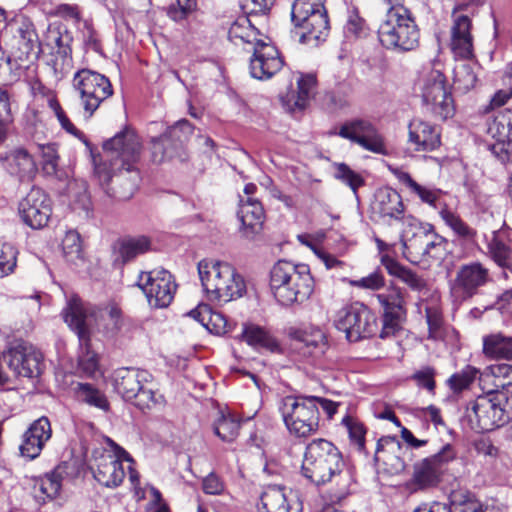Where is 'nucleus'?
<instances>
[{
	"label": "nucleus",
	"instance_id": "nucleus-1",
	"mask_svg": "<svg viewBox=\"0 0 512 512\" xmlns=\"http://www.w3.org/2000/svg\"><path fill=\"white\" fill-rule=\"evenodd\" d=\"M302 473L315 485L331 482L336 487V497H344L352 484V475L345 468L338 448L326 439H314L305 450Z\"/></svg>",
	"mask_w": 512,
	"mask_h": 512
},
{
	"label": "nucleus",
	"instance_id": "nucleus-2",
	"mask_svg": "<svg viewBox=\"0 0 512 512\" xmlns=\"http://www.w3.org/2000/svg\"><path fill=\"white\" fill-rule=\"evenodd\" d=\"M270 289L283 306L301 304L312 295L314 279L308 265L279 260L270 271Z\"/></svg>",
	"mask_w": 512,
	"mask_h": 512
},
{
	"label": "nucleus",
	"instance_id": "nucleus-3",
	"mask_svg": "<svg viewBox=\"0 0 512 512\" xmlns=\"http://www.w3.org/2000/svg\"><path fill=\"white\" fill-rule=\"evenodd\" d=\"M198 274L211 302L228 303L246 291L244 278L227 262L203 259L198 263Z\"/></svg>",
	"mask_w": 512,
	"mask_h": 512
},
{
	"label": "nucleus",
	"instance_id": "nucleus-4",
	"mask_svg": "<svg viewBox=\"0 0 512 512\" xmlns=\"http://www.w3.org/2000/svg\"><path fill=\"white\" fill-rule=\"evenodd\" d=\"M141 151L139 136L133 129L125 128L103 144V161L95 163V177L106 181L110 178V169L132 167L140 159Z\"/></svg>",
	"mask_w": 512,
	"mask_h": 512
},
{
	"label": "nucleus",
	"instance_id": "nucleus-5",
	"mask_svg": "<svg viewBox=\"0 0 512 512\" xmlns=\"http://www.w3.org/2000/svg\"><path fill=\"white\" fill-rule=\"evenodd\" d=\"M381 45L395 52H409L419 46L420 31L410 10L385 14L378 27Z\"/></svg>",
	"mask_w": 512,
	"mask_h": 512
},
{
	"label": "nucleus",
	"instance_id": "nucleus-6",
	"mask_svg": "<svg viewBox=\"0 0 512 512\" xmlns=\"http://www.w3.org/2000/svg\"><path fill=\"white\" fill-rule=\"evenodd\" d=\"M279 410L289 433L298 438H307L319 428V410L316 396H286Z\"/></svg>",
	"mask_w": 512,
	"mask_h": 512
},
{
	"label": "nucleus",
	"instance_id": "nucleus-7",
	"mask_svg": "<svg viewBox=\"0 0 512 512\" xmlns=\"http://www.w3.org/2000/svg\"><path fill=\"white\" fill-rule=\"evenodd\" d=\"M64 321L76 332L80 353L78 356V370L83 376L95 377L99 371L98 355L90 348L88 325H86V311L77 296H72L63 310Z\"/></svg>",
	"mask_w": 512,
	"mask_h": 512
},
{
	"label": "nucleus",
	"instance_id": "nucleus-8",
	"mask_svg": "<svg viewBox=\"0 0 512 512\" xmlns=\"http://www.w3.org/2000/svg\"><path fill=\"white\" fill-rule=\"evenodd\" d=\"M421 96L435 118L446 120L453 116L454 101L446 85V78L440 70L430 69L423 74Z\"/></svg>",
	"mask_w": 512,
	"mask_h": 512
},
{
	"label": "nucleus",
	"instance_id": "nucleus-9",
	"mask_svg": "<svg viewBox=\"0 0 512 512\" xmlns=\"http://www.w3.org/2000/svg\"><path fill=\"white\" fill-rule=\"evenodd\" d=\"M335 325L349 342H357L376 333L377 318L366 305L356 302L339 311Z\"/></svg>",
	"mask_w": 512,
	"mask_h": 512
},
{
	"label": "nucleus",
	"instance_id": "nucleus-10",
	"mask_svg": "<svg viewBox=\"0 0 512 512\" xmlns=\"http://www.w3.org/2000/svg\"><path fill=\"white\" fill-rule=\"evenodd\" d=\"M73 86L80 95L88 117H91L100 104L113 94L110 80L105 75L89 69H82L75 74Z\"/></svg>",
	"mask_w": 512,
	"mask_h": 512
},
{
	"label": "nucleus",
	"instance_id": "nucleus-11",
	"mask_svg": "<svg viewBox=\"0 0 512 512\" xmlns=\"http://www.w3.org/2000/svg\"><path fill=\"white\" fill-rule=\"evenodd\" d=\"M455 457L454 451L450 445H446L442 450L430 457L416 462L413 466V474L406 486L412 492L425 490L437 486L447 464Z\"/></svg>",
	"mask_w": 512,
	"mask_h": 512
},
{
	"label": "nucleus",
	"instance_id": "nucleus-12",
	"mask_svg": "<svg viewBox=\"0 0 512 512\" xmlns=\"http://www.w3.org/2000/svg\"><path fill=\"white\" fill-rule=\"evenodd\" d=\"M507 418L505 410L495 398L479 396L467 404L463 421L470 429L484 432L503 425Z\"/></svg>",
	"mask_w": 512,
	"mask_h": 512
},
{
	"label": "nucleus",
	"instance_id": "nucleus-13",
	"mask_svg": "<svg viewBox=\"0 0 512 512\" xmlns=\"http://www.w3.org/2000/svg\"><path fill=\"white\" fill-rule=\"evenodd\" d=\"M138 286L153 308L168 307L172 303L177 290L174 277L163 268L141 272L138 277Z\"/></svg>",
	"mask_w": 512,
	"mask_h": 512
},
{
	"label": "nucleus",
	"instance_id": "nucleus-14",
	"mask_svg": "<svg viewBox=\"0 0 512 512\" xmlns=\"http://www.w3.org/2000/svg\"><path fill=\"white\" fill-rule=\"evenodd\" d=\"M486 132L494 143L488 145L491 153L503 164L512 162V108H507L487 122Z\"/></svg>",
	"mask_w": 512,
	"mask_h": 512
},
{
	"label": "nucleus",
	"instance_id": "nucleus-15",
	"mask_svg": "<svg viewBox=\"0 0 512 512\" xmlns=\"http://www.w3.org/2000/svg\"><path fill=\"white\" fill-rule=\"evenodd\" d=\"M21 220L32 229L45 227L52 214L51 200L40 188L33 187L18 204Z\"/></svg>",
	"mask_w": 512,
	"mask_h": 512
},
{
	"label": "nucleus",
	"instance_id": "nucleus-16",
	"mask_svg": "<svg viewBox=\"0 0 512 512\" xmlns=\"http://www.w3.org/2000/svg\"><path fill=\"white\" fill-rule=\"evenodd\" d=\"M403 254L408 261L420 263L425 257L437 258L444 246V239L432 228H420L412 237L402 240Z\"/></svg>",
	"mask_w": 512,
	"mask_h": 512
},
{
	"label": "nucleus",
	"instance_id": "nucleus-17",
	"mask_svg": "<svg viewBox=\"0 0 512 512\" xmlns=\"http://www.w3.org/2000/svg\"><path fill=\"white\" fill-rule=\"evenodd\" d=\"M491 280L489 270L480 262L463 264L456 272L452 293L466 300L478 293V290Z\"/></svg>",
	"mask_w": 512,
	"mask_h": 512
},
{
	"label": "nucleus",
	"instance_id": "nucleus-18",
	"mask_svg": "<svg viewBox=\"0 0 512 512\" xmlns=\"http://www.w3.org/2000/svg\"><path fill=\"white\" fill-rule=\"evenodd\" d=\"M4 359L17 377L34 378L42 373V354L31 345L15 344L4 354Z\"/></svg>",
	"mask_w": 512,
	"mask_h": 512
},
{
	"label": "nucleus",
	"instance_id": "nucleus-19",
	"mask_svg": "<svg viewBox=\"0 0 512 512\" xmlns=\"http://www.w3.org/2000/svg\"><path fill=\"white\" fill-rule=\"evenodd\" d=\"M338 135L357 143L370 152L382 155L387 154L383 137L368 121L353 120L346 122L340 127Z\"/></svg>",
	"mask_w": 512,
	"mask_h": 512
},
{
	"label": "nucleus",
	"instance_id": "nucleus-20",
	"mask_svg": "<svg viewBox=\"0 0 512 512\" xmlns=\"http://www.w3.org/2000/svg\"><path fill=\"white\" fill-rule=\"evenodd\" d=\"M98 181L109 197L117 200H128L137 190L140 173L135 165H132V167L127 165L116 170L110 169V178L106 181L103 179Z\"/></svg>",
	"mask_w": 512,
	"mask_h": 512
},
{
	"label": "nucleus",
	"instance_id": "nucleus-21",
	"mask_svg": "<svg viewBox=\"0 0 512 512\" xmlns=\"http://www.w3.org/2000/svg\"><path fill=\"white\" fill-rule=\"evenodd\" d=\"M283 60L273 45L257 40L253 47V56L250 59V74L253 78L269 79L281 70Z\"/></svg>",
	"mask_w": 512,
	"mask_h": 512
},
{
	"label": "nucleus",
	"instance_id": "nucleus-22",
	"mask_svg": "<svg viewBox=\"0 0 512 512\" xmlns=\"http://www.w3.org/2000/svg\"><path fill=\"white\" fill-rule=\"evenodd\" d=\"M471 19L460 14L458 9L452 12L450 48L456 57L469 59L473 56V36Z\"/></svg>",
	"mask_w": 512,
	"mask_h": 512
},
{
	"label": "nucleus",
	"instance_id": "nucleus-23",
	"mask_svg": "<svg viewBox=\"0 0 512 512\" xmlns=\"http://www.w3.org/2000/svg\"><path fill=\"white\" fill-rule=\"evenodd\" d=\"M0 163L11 176L17 177L21 182L31 181L37 173V165L33 156L23 147H17L1 154Z\"/></svg>",
	"mask_w": 512,
	"mask_h": 512
},
{
	"label": "nucleus",
	"instance_id": "nucleus-24",
	"mask_svg": "<svg viewBox=\"0 0 512 512\" xmlns=\"http://www.w3.org/2000/svg\"><path fill=\"white\" fill-rule=\"evenodd\" d=\"M92 470L95 480L106 487L118 486L125 477V471L119 455L113 454L110 451L102 452L95 458Z\"/></svg>",
	"mask_w": 512,
	"mask_h": 512
},
{
	"label": "nucleus",
	"instance_id": "nucleus-25",
	"mask_svg": "<svg viewBox=\"0 0 512 512\" xmlns=\"http://www.w3.org/2000/svg\"><path fill=\"white\" fill-rule=\"evenodd\" d=\"M371 209L375 215L387 222L401 220L405 211L401 195L389 187L376 191Z\"/></svg>",
	"mask_w": 512,
	"mask_h": 512
},
{
	"label": "nucleus",
	"instance_id": "nucleus-26",
	"mask_svg": "<svg viewBox=\"0 0 512 512\" xmlns=\"http://www.w3.org/2000/svg\"><path fill=\"white\" fill-rule=\"evenodd\" d=\"M407 452L408 449L395 437H383L377 443L375 460L384 465L390 474H399L405 469L404 455Z\"/></svg>",
	"mask_w": 512,
	"mask_h": 512
},
{
	"label": "nucleus",
	"instance_id": "nucleus-27",
	"mask_svg": "<svg viewBox=\"0 0 512 512\" xmlns=\"http://www.w3.org/2000/svg\"><path fill=\"white\" fill-rule=\"evenodd\" d=\"M51 433L48 418L40 417L37 419L23 435V441L19 447L21 455L30 460L38 457L44 444L50 439Z\"/></svg>",
	"mask_w": 512,
	"mask_h": 512
},
{
	"label": "nucleus",
	"instance_id": "nucleus-28",
	"mask_svg": "<svg viewBox=\"0 0 512 512\" xmlns=\"http://www.w3.org/2000/svg\"><path fill=\"white\" fill-rule=\"evenodd\" d=\"M479 383L488 395L499 391L512 393V365L495 364L481 371Z\"/></svg>",
	"mask_w": 512,
	"mask_h": 512
},
{
	"label": "nucleus",
	"instance_id": "nucleus-29",
	"mask_svg": "<svg viewBox=\"0 0 512 512\" xmlns=\"http://www.w3.org/2000/svg\"><path fill=\"white\" fill-rule=\"evenodd\" d=\"M237 217L241 223L239 228L241 237L247 240H255L261 235L266 218L262 203L240 206Z\"/></svg>",
	"mask_w": 512,
	"mask_h": 512
},
{
	"label": "nucleus",
	"instance_id": "nucleus-30",
	"mask_svg": "<svg viewBox=\"0 0 512 512\" xmlns=\"http://www.w3.org/2000/svg\"><path fill=\"white\" fill-rule=\"evenodd\" d=\"M13 41L17 46L20 59L28 58L32 54L38 55L40 52L41 43L34 24L26 17L16 20Z\"/></svg>",
	"mask_w": 512,
	"mask_h": 512
},
{
	"label": "nucleus",
	"instance_id": "nucleus-31",
	"mask_svg": "<svg viewBox=\"0 0 512 512\" xmlns=\"http://www.w3.org/2000/svg\"><path fill=\"white\" fill-rule=\"evenodd\" d=\"M409 142L416 151H432L440 145V132L428 122L413 119L409 124Z\"/></svg>",
	"mask_w": 512,
	"mask_h": 512
},
{
	"label": "nucleus",
	"instance_id": "nucleus-32",
	"mask_svg": "<svg viewBox=\"0 0 512 512\" xmlns=\"http://www.w3.org/2000/svg\"><path fill=\"white\" fill-rule=\"evenodd\" d=\"M295 26L302 29L300 37L302 42L318 44L319 42L324 41L330 30L325 7L322 6L318 11H316V14L311 16V18L308 20L306 19L304 22H300Z\"/></svg>",
	"mask_w": 512,
	"mask_h": 512
},
{
	"label": "nucleus",
	"instance_id": "nucleus-33",
	"mask_svg": "<svg viewBox=\"0 0 512 512\" xmlns=\"http://www.w3.org/2000/svg\"><path fill=\"white\" fill-rule=\"evenodd\" d=\"M147 377L145 371L121 368L116 372L115 389L126 401H131L147 382Z\"/></svg>",
	"mask_w": 512,
	"mask_h": 512
},
{
	"label": "nucleus",
	"instance_id": "nucleus-34",
	"mask_svg": "<svg viewBox=\"0 0 512 512\" xmlns=\"http://www.w3.org/2000/svg\"><path fill=\"white\" fill-rule=\"evenodd\" d=\"M150 248V241L145 236L125 237L119 239L113 246L115 263L125 264L138 255L144 254Z\"/></svg>",
	"mask_w": 512,
	"mask_h": 512
},
{
	"label": "nucleus",
	"instance_id": "nucleus-35",
	"mask_svg": "<svg viewBox=\"0 0 512 512\" xmlns=\"http://www.w3.org/2000/svg\"><path fill=\"white\" fill-rule=\"evenodd\" d=\"M297 85V92L292 91L282 97L284 106L291 112L303 110L307 106L316 85V78L312 74L301 75Z\"/></svg>",
	"mask_w": 512,
	"mask_h": 512
},
{
	"label": "nucleus",
	"instance_id": "nucleus-36",
	"mask_svg": "<svg viewBox=\"0 0 512 512\" xmlns=\"http://www.w3.org/2000/svg\"><path fill=\"white\" fill-rule=\"evenodd\" d=\"M483 353L494 359L512 360V337L502 333L485 336L483 338Z\"/></svg>",
	"mask_w": 512,
	"mask_h": 512
},
{
	"label": "nucleus",
	"instance_id": "nucleus-37",
	"mask_svg": "<svg viewBox=\"0 0 512 512\" xmlns=\"http://www.w3.org/2000/svg\"><path fill=\"white\" fill-rule=\"evenodd\" d=\"M188 315L210 331L214 329L217 334H224L230 331L226 318L220 313H212L207 304L198 305Z\"/></svg>",
	"mask_w": 512,
	"mask_h": 512
},
{
	"label": "nucleus",
	"instance_id": "nucleus-38",
	"mask_svg": "<svg viewBox=\"0 0 512 512\" xmlns=\"http://www.w3.org/2000/svg\"><path fill=\"white\" fill-rule=\"evenodd\" d=\"M383 263L390 275L399 278L411 290L421 292L426 289V281L414 271L400 265L393 259H385Z\"/></svg>",
	"mask_w": 512,
	"mask_h": 512
},
{
	"label": "nucleus",
	"instance_id": "nucleus-39",
	"mask_svg": "<svg viewBox=\"0 0 512 512\" xmlns=\"http://www.w3.org/2000/svg\"><path fill=\"white\" fill-rule=\"evenodd\" d=\"M242 338L251 346L265 348L272 352L278 350L279 347L275 338L268 331L253 324L243 326Z\"/></svg>",
	"mask_w": 512,
	"mask_h": 512
},
{
	"label": "nucleus",
	"instance_id": "nucleus-40",
	"mask_svg": "<svg viewBox=\"0 0 512 512\" xmlns=\"http://www.w3.org/2000/svg\"><path fill=\"white\" fill-rule=\"evenodd\" d=\"M440 216L458 239L467 243L475 241L477 231L464 222L458 214L444 208L440 211Z\"/></svg>",
	"mask_w": 512,
	"mask_h": 512
},
{
	"label": "nucleus",
	"instance_id": "nucleus-41",
	"mask_svg": "<svg viewBox=\"0 0 512 512\" xmlns=\"http://www.w3.org/2000/svg\"><path fill=\"white\" fill-rule=\"evenodd\" d=\"M260 501L265 512H289L290 509L284 489L277 485L266 487Z\"/></svg>",
	"mask_w": 512,
	"mask_h": 512
},
{
	"label": "nucleus",
	"instance_id": "nucleus-42",
	"mask_svg": "<svg viewBox=\"0 0 512 512\" xmlns=\"http://www.w3.org/2000/svg\"><path fill=\"white\" fill-rule=\"evenodd\" d=\"M71 40L72 37L68 31H61L56 27H49L44 36L43 45L49 49L51 54L66 57L71 52Z\"/></svg>",
	"mask_w": 512,
	"mask_h": 512
},
{
	"label": "nucleus",
	"instance_id": "nucleus-43",
	"mask_svg": "<svg viewBox=\"0 0 512 512\" xmlns=\"http://www.w3.org/2000/svg\"><path fill=\"white\" fill-rule=\"evenodd\" d=\"M192 131V125L188 120H179L174 126L169 127L159 138L153 139V148L156 150L170 141H175L181 145L192 134Z\"/></svg>",
	"mask_w": 512,
	"mask_h": 512
},
{
	"label": "nucleus",
	"instance_id": "nucleus-44",
	"mask_svg": "<svg viewBox=\"0 0 512 512\" xmlns=\"http://www.w3.org/2000/svg\"><path fill=\"white\" fill-rule=\"evenodd\" d=\"M257 31L251 25L250 21L246 17L238 18L229 28L228 37L230 41L238 44V41L243 43L254 44L256 39Z\"/></svg>",
	"mask_w": 512,
	"mask_h": 512
},
{
	"label": "nucleus",
	"instance_id": "nucleus-45",
	"mask_svg": "<svg viewBox=\"0 0 512 512\" xmlns=\"http://www.w3.org/2000/svg\"><path fill=\"white\" fill-rule=\"evenodd\" d=\"M66 468V463L60 464L40 480L39 490L43 495L52 499L59 494Z\"/></svg>",
	"mask_w": 512,
	"mask_h": 512
},
{
	"label": "nucleus",
	"instance_id": "nucleus-46",
	"mask_svg": "<svg viewBox=\"0 0 512 512\" xmlns=\"http://www.w3.org/2000/svg\"><path fill=\"white\" fill-rule=\"evenodd\" d=\"M488 253L498 266L505 269L512 268V249L495 233L488 243Z\"/></svg>",
	"mask_w": 512,
	"mask_h": 512
},
{
	"label": "nucleus",
	"instance_id": "nucleus-47",
	"mask_svg": "<svg viewBox=\"0 0 512 512\" xmlns=\"http://www.w3.org/2000/svg\"><path fill=\"white\" fill-rule=\"evenodd\" d=\"M383 311L406 313L404 292L399 287H390L385 293L377 294Z\"/></svg>",
	"mask_w": 512,
	"mask_h": 512
},
{
	"label": "nucleus",
	"instance_id": "nucleus-48",
	"mask_svg": "<svg viewBox=\"0 0 512 512\" xmlns=\"http://www.w3.org/2000/svg\"><path fill=\"white\" fill-rule=\"evenodd\" d=\"M80 302L82 303L86 311V320L90 316H95L96 318L99 317V319L105 322L107 326H110L112 330H119L121 328V310L116 305L109 304L103 308H99L98 311L96 312L94 310H91L89 307L85 306L81 300Z\"/></svg>",
	"mask_w": 512,
	"mask_h": 512
},
{
	"label": "nucleus",
	"instance_id": "nucleus-49",
	"mask_svg": "<svg viewBox=\"0 0 512 512\" xmlns=\"http://www.w3.org/2000/svg\"><path fill=\"white\" fill-rule=\"evenodd\" d=\"M394 175L401 183L406 185L411 192L418 195L423 202L431 206H435V203L438 199V194L436 191L421 186L416 181H414L407 172L395 170Z\"/></svg>",
	"mask_w": 512,
	"mask_h": 512
},
{
	"label": "nucleus",
	"instance_id": "nucleus-50",
	"mask_svg": "<svg viewBox=\"0 0 512 512\" xmlns=\"http://www.w3.org/2000/svg\"><path fill=\"white\" fill-rule=\"evenodd\" d=\"M78 398L88 405L107 411L109 403L106 396L89 383H79L77 388Z\"/></svg>",
	"mask_w": 512,
	"mask_h": 512
},
{
	"label": "nucleus",
	"instance_id": "nucleus-51",
	"mask_svg": "<svg viewBox=\"0 0 512 512\" xmlns=\"http://www.w3.org/2000/svg\"><path fill=\"white\" fill-rule=\"evenodd\" d=\"M480 373L481 371H479L477 368L467 365L459 372L451 375V377L447 380V384L453 392L459 393L467 389L473 383L476 377L480 376Z\"/></svg>",
	"mask_w": 512,
	"mask_h": 512
},
{
	"label": "nucleus",
	"instance_id": "nucleus-52",
	"mask_svg": "<svg viewBox=\"0 0 512 512\" xmlns=\"http://www.w3.org/2000/svg\"><path fill=\"white\" fill-rule=\"evenodd\" d=\"M322 6L324 5L320 0H296L292 5V22L296 25L306 19L308 20Z\"/></svg>",
	"mask_w": 512,
	"mask_h": 512
},
{
	"label": "nucleus",
	"instance_id": "nucleus-53",
	"mask_svg": "<svg viewBox=\"0 0 512 512\" xmlns=\"http://www.w3.org/2000/svg\"><path fill=\"white\" fill-rule=\"evenodd\" d=\"M453 80L455 88L465 93L474 88L477 76L470 64L463 63L455 67Z\"/></svg>",
	"mask_w": 512,
	"mask_h": 512
},
{
	"label": "nucleus",
	"instance_id": "nucleus-54",
	"mask_svg": "<svg viewBox=\"0 0 512 512\" xmlns=\"http://www.w3.org/2000/svg\"><path fill=\"white\" fill-rule=\"evenodd\" d=\"M240 423L230 415H222L214 424L215 434L225 442H232L238 435Z\"/></svg>",
	"mask_w": 512,
	"mask_h": 512
},
{
	"label": "nucleus",
	"instance_id": "nucleus-55",
	"mask_svg": "<svg viewBox=\"0 0 512 512\" xmlns=\"http://www.w3.org/2000/svg\"><path fill=\"white\" fill-rule=\"evenodd\" d=\"M62 249L69 262H76L82 258V245L80 235L76 231H68L62 240Z\"/></svg>",
	"mask_w": 512,
	"mask_h": 512
},
{
	"label": "nucleus",
	"instance_id": "nucleus-56",
	"mask_svg": "<svg viewBox=\"0 0 512 512\" xmlns=\"http://www.w3.org/2000/svg\"><path fill=\"white\" fill-rule=\"evenodd\" d=\"M335 177L347 184L355 194L358 188L364 185V179L362 176L353 171L345 163L335 164Z\"/></svg>",
	"mask_w": 512,
	"mask_h": 512
},
{
	"label": "nucleus",
	"instance_id": "nucleus-57",
	"mask_svg": "<svg viewBox=\"0 0 512 512\" xmlns=\"http://www.w3.org/2000/svg\"><path fill=\"white\" fill-rule=\"evenodd\" d=\"M405 316L406 313L383 311L380 337L387 338L395 335L401 329Z\"/></svg>",
	"mask_w": 512,
	"mask_h": 512
},
{
	"label": "nucleus",
	"instance_id": "nucleus-58",
	"mask_svg": "<svg viewBox=\"0 0 512 512\" xmlns=\"http://www.w3.org/2000/svg\"><path fill=\"white\" fill-rule=\"evenodd\" d=\"M429 338L439 340L444 337L443 318L441 312L435 307L425 308Z\"/></svg>",
	"mask_w": 512,
	"mask_h": 512
},
{
	"label": "nucleus",
	"instance_id": "nucleus-59",
	"mask_svg": "<svg viewBox=\"0 0 512 512\" xmlns=\"http://www.w3.org/2000/svg\"><path fill=\"white\" fill-rule=\"evenodd\" d=\"M342 424L346 427L351 441L357 446L358 450H362L365 446L366 430L363 424L351 416H345Z\"/></svg>",
	"mask_w": 512,
	"mask_h": 512
},
{
	"label": "nucleus",
	"instance_id": "nucleus-60",
	"mask_svg": "<svg viewBox=\"0 0 512 512\" xmlns=\"http://www.w3.org/2000/svg\"><path fill=\"white\" fill-rule=\"evenodd\" d=\"M163 400V397L159 395L156 396L155 392L148 388L147 385L141 387L140 391L137 393L136 397H133L131 402L138 407L140 410L151 409L157 404H160Z\"/></svg>",
	"mask_w": 512,
	"mask_h": 512
},
{
	"label": "nucleus",
	"instance_id": "nucleus-61",
	"mask_svg": "<svg viewBox=\"0 0 512 512\" xmlns=\"http://www.w3.org/2000/svg\"><path fill=\"white\" fill-rule=\"evenodd\" d=\"M196 0H176L167 9V15L173 21H182L196 9Z\"/></svg>",
	"mask_w": 512,
	"mask_h": 512
},
{
	"label": "nucleus",
	"instance_id": "nucleus-62",
	"mask_svg": "<svg viewBox=\"0 0 512 512\" xmlns=\"http://www.w3.org/2000/svg\"><path fill=\"white\" fill-rule=\"evenodd\" d=\"M43 170L48 175H55L58 169L59 156L56 144L41 145Z\"/></svg>",
	"mask_w": 512,
	"mask_h": 512
},
{
	"label": "nucleus",
	"instance_id": "nucleus-63",
	"mask_svg": "<svg viewBox=\"0 0 512 512\" xmlns=\"http://www.w3.org/2000/svg\"><path fill=\"white\" fill-rule=\"evenodd\" d=\"M350 285L353 287L369 290H379L385 285L384 276L380 271H374L366 277L357 280H351Z\"/></svg>",
	"mask_w": 512,
	"mask_h": 512
},
{
	"label": "nucleus",
	"instance_id": "nucleus-64",
	"mask_svg": "<svg viewBox=\"0 0 512 512\" xmlns=\"http://www.w3.org/2000/svg\"><path fill=\"white\" fill-rule=\"evenodd\" d=\"M453 512H482L479 503L465 498L464 495L454 492L450 496Z\"/></svg>",
	"mask_w": 512,
	"mask_h": 512
}]
</instances>
